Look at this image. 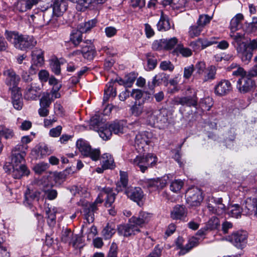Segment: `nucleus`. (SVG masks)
<instances>
[{
  "label": "nucleus",
  "mask_w": 257,
  "mask_h": 257,
  "mask_svg": "<svg viewBox=\"0 0 257 257\" xmlns=\"http://www.w3.org/2000/svg\"><path fill=\"white\" fill-rule=\"evenodd\" d=\"M128 184L127 174L125 172L120 171V180L116 184V189L117 192L121 191L125 188L124 193L131 200L136 202L140 205V202L144 197V193L140 187L132 186L126 188Z\"/></svg>",
  "instance_id": "obj_1"
},
{
  "label": "nucleus",
  "mask_w": 257,
  "mask_h": 257,
  "mask_svg": "<svg viewBox=\"0 0 257 257\" xmlns=\"http://www.w3.org/2000/svg\"><path fill=\"white\" fill-rule=\"evenodd\" d=\"M229 36L233 40L232 44L235 45L237 55L243 62L247 64L252 57V53L247 50V43L244 42L245 33L230 32Z\"/></svg>",
  "instance_id": "obj_2"
},
{
  "label": "nucleus",
  "mask_w": 257,
  "mask_h": 257,
  "mask_svg": "<svg viewBox=\"0 0 257 257\" xmlns=\"http://www.w3.org/2000/svg\"><path fill=\"white\" fill-rule=\"evenodd\" d=\"M103 197L104 192L102 189L93 203H88L87 201H85V200H80L78 202L79 205H81L83 207L84 215L88 223H92L94 221V212L97 210L96 205L101 203L103 202Z\"/></svg>",
  "instance_id": "obj_3"
},
{
  "label": "nucleus",
  "mask_w": 257,
  "mask_h": 257,
  "mask_svg": "<svg viewBox=\"0 0 257 257\" xmlns=\"http://www.w3.org/2000/svg\"><path fill=\"white\" fill-rule=\"evenodd\" d=\"M6 38L17 48L26 50L31 46V39L27 35H23L16 32H6Z\"/></svg>",
  "instance_id": "obj_4"
},
{
  "label": "nucleus",
  "mask_w": 257,
  "mask_h": 257,
  "mask_svg": "<svg viewBox=\"0 0 257 257\" xmlns=\"http://www.w3.org/2000/svg\"><path fill=\"white\" fill-rule=\"evenodd\" d=\"M157 158L152 154H148L145 157L137 156L130 162L134 166L138 167L141 171L144 173L149 167L154 166L157 163Z\"/></svg>",
  "instance_id": "obj_5"
},
{
  "label": "nucleus",
  "mask_w": 257,
  "mask_h": 257,
  "mask_svg": "<svg viewBox=\"0 0 257 257\" xmlns=\"http://www.w3.org/2000/svg\"><path fill=\"white\" fill-rule=\"evenodd\" d=\"M76 147L81 154L90 157L93 161H97L100 158V151L98 149H92L89 143L82 139L76 142Z\"/></svg>",
  "instance_id": "obj_6"
},
{
  "label": "nucleus",
  "mask_w": 257,
  "mask_h": 257,
  "mask_svg": "<svg viewBox=\"0 0 257 257\" xmlns=\"http://www.w3.org/2000/svg\"><path fill=\"white\" fill-rule=\"evenodd\" d=\"M247 237L246 231L240 230L233 232L228 237V240L237 248L242 249L246 245Z\"/></svg>",
  "instance_id": "obj_7"
},
{
  "label": "nucleus",
  "mask_w": 257,
  "mask_h": 257,
  "mask_svg": "<svg viewBox=\"0 0 257 257\" xmlns=\"http://www.w3.org/2000/svg\"><path fill=\"white\" fill-rule=\"evenodd\" d=\"M252 77L249 76L247 72V76H243L238 79L236 87L239 92L245 94L251 90L254 84V81L251 79Z\"/></svg>",
  "instance_id": "obj_8"
},
{
  "label": "nucleus",
  "mask_w": 257,
  "mask_h": 257,
  "mask_svg": "<svg viewBox=\"0 0 257 257\" xmlns=\"http://www.w3.org/2000/svg\"><path fill=\"white\" fill-rule=\"evenodd\" d=\"M186 201L192 206H199L203 200L201 190L198 188L189 189L186 192Z\"/></svg>",
  "instance_id": "obj_9"
},
{
  "label": "nucleus",
  "mask_w": 257,
  "mask_h": 257,
  "mask_svg": "<svg viewBox=\"0 0 257 257\" xmlns=\"http://www.w3.org/2000/svg\"><path fill=\"white\" fill-rule=\"evenodd\" d=\"M6 172L10 174L15 179H20L23 176H28L30 171L25 165H15L6 166L4 167Z\"/></svg>",
  "instance_id": "obj_10"
},
{
  "label": "nucleus",
  "mask_w": 257,
  "mask_h": 257,
  "mask_svg": "<svg viewBox=\"0 0 257 257\" xmlns=\"http://www.w3.org/2000/svg\"><path fill=\"white\" fill-rule=\"evenodd\" d=\"M4 75L6 76V83L10 86L12 93L18 90L17 86L20 81V77L12 69H6L4 70Z\"/></svg>",
  "instance_id": "obj_11"
},
{
  "label": "nucleus",
  "mask_w": 257,
  "mask_h": 257,
  "mask_svg": "<svg viewBox=\"0 0 257 257\" xmlns=\"http://www.w3.org/2000/svg\"><path fill=\"white\" fill-rule=\"evenodd\" d=\"M26 147L16 146L12 151L11 162L9 165H24Z\"/></svg>",
  "instance_id": "obj_12"
},
{
  "label": "nucleus",
  "mask_w": 257,
  "mask_h": 257,
  "mask_svg": "<svg viewBox=\"0 0 257 257\" xmlns=\"http://www.w3.org/2000/svg\"><path fill=\"white\" fill-rule=\"evenodd\" d=\"M140 231V229L134 223L131 222L129 220L128 223L124 224H120L117 227V232L119 235L124 237H129L136 235Z\"/></svg>",
  "instance_id": "obj_13"
},
{
  "label": "nucleus",
  "mask_w": 257,
  "mask_h": 257,
  "mask_svg": "<svg viewBox=\"0 0 257 257\" xmlns=\"http://www.w3.org/2000/svg\"><path fill=\"white\" fill-rule=\"evenodd\" d=\"M153 135L149 132H142L138 133L135 138V146L138 149L144 150V148L151 142Z\"/></svg>",
  "instance_id": "obj_14"
},
{
  "label": "nucleus",
  "mask_w": 257,
  "mask_h": 257,
  "mask_svg": "<svg viewBox=\"0 0 257 257\" xmlns=\"http://www.w3.org/2000/svg\"><path fill=\"white\" fill-rule=\"evenodd\" d=\"M81 47L82 48V55L84 58L91 60L94 58L96 51L91 40H87L83 42Z\"/></svg>",
  "instance_id": "obj_15"
},
{
  "label": "nucleus",
  "mask_w": 257,
  "mask_h": 257,
  "mask_svg": "<svg viewBox=\"0 0 257 257\" xmlns=\"http://www.w3.org/2000/svg\"><path fill=\"white\" fill-rule=\"evenodd\" d=\"M232 90V85L228 80H221L215 87V93L219 96H223L229 93Z\"/></svg>",
  "instance_id": "obj_16"
},
{
  "label": "nucleus",
  "mask_w": 257,
  "mask_h": 257,
  "mask_svg": "<svg viewBox=\"0 0 257 257\" xmlns=\"http://www.w3.org/2000/svg\"><path fill=\"white\" fill-rule=\"evenodd\" d=\"M214 204L216 206H218V208H215L211 203H208L207 205V208L209 211L213 214H215L218 215H220L223 214L225 211V206L222 203V199L221 198H213Z\"/></svg>",
  "instance_id": "obj_17"
},
{
  "label": "nucleus",
  "mask_w": 257,
  "mask_h": 257,
  "mask_svg": "<svg viewBox=\"0 0 257 257\" xmlns=\"http://www.w3.org/2000/svg\"><path fill=\"white\" fill-rule=\"evenodd\" d=\"M146 118L148 123L153 126L156 123H158V115L159 110H155L151 106H146L145 108Z\"/></svg>",
  "instance_id": "obj_18"
},
{
  "label": "nucleus",
  "mask_w": 257,
  "mask_h": 257,
  "mask_svg": "<svg viewBox=\"0 0 257 257\" xmlns=\"http://www.w3.org/2000/svg\"><path fill=\"white\" fill-rule=\"evenodd\" d=\"M241 210L245 215L250 214L252 212L257 214V204L256 200H255L254 198L251 199L248 198L245 200L244 204H243Z\"/></svg>",
  "instance_id": "obj_19"
},
{
  "label": "nucleus",
  "mask_w": 257,
  "mask_h": 257,
  "mask_svg": "<svg viewBox=\"0 0 257 257\" xmlns=\"http://www.w3.org/2000/svg\"><path fill=\"white\" fill-rule=\"evenodd\" d=\"M67 9L66 0H55L53 7V14L57 16H61Z\"/></svg>",
  "instance_id": "obj_20"
},
{
  "label": "nucleus",
  "mask_w": 257,
  "mask_h": 257,
  "mask_svg": "<svg viewBox=\"0 0 257 257\" xmlns=\"http://www.w3.org/2000/svg\"><path fill=\"white\" fill-rule=\"evenodd\" d=\"M151 217V215L145 212H141L138 216H133L130 219L131 222L134 223L135 225L139 226H142L143 224L148 223Z\"/></svg>",
  "instance_id": "obj_21"
},
{
  "label": "nucleus",
  "mask_w": 257,
  "mask_h": 257,
  "mask_svg": "<svg viewBox=\"0 0 257 257\" xmlns=\"http://www.w3.org/2000/svg\"><path fill=\"white\" fill-rule=\"evenodd\" d=\"M175 103L177 105L181 104L188 106H196L197 104V98L195 95L176 97L175 99Z\"/></svg>",
  "instance_id": "obj_22"
},
{
  "label": "nucleus",
  "mask_w": 257,
  "mask_h": 257,
  "mask_svg": "<svg viewBox=\"0 0 257 257\" xmlns=\"http://www.w3.org/2000/svg\"><path fill=\"white\" fill-rule=\"evenodd\" d=\"M169 78V75L165 73H160L156 75L153 77L151 84H149V88L153 90L156 85H159L162 83H164L165 85H167Z\"/></svg>",
  "instance_id": "obj_23"
},
{
  "label": "nucleus",
  "mask_w": 257,
  "mask_h": 257,
  "mask_svg": "<svg viewBox=\"0 0 257 257\" xmlns=\"http://www.w3.org/2000/svg\"><path fill=\"white\" fill-rule=\"evenodd\" d=\"M187 209L183 205H176L171 213V218L173 219H181L187 215Z\"/></svg>",
  "instance_id": "obj_24"
},
{
  "label": "nucleus",
  "mask_w": 257,
  "mask_h": 257,
  "mask_svg": "<svg viewBox=\"0 0 257 257\" xmlns=\"http://www.w3.org/2000/svg\"><path fill=\"white\" fill-rule=\"evenodd\" d=\"M163 5L170 6L173 9L182 11L185 7L186 0H163Z\"/></svg>",
  "instance_id": "obj_25"
},
{
  "label": "nucleus",
  "mask_w": 257,
  "mask_h": 257,
  "mask_svg": "<svg viewBox=\"0 0 257 257\" xmlns=\"http://www.w3.org/2000/svg\"><path fill=\"white\" fill-rule=\"evenodd\" d=\"M44 63V52L41 49H35L33 50V65L41 67Z\"/></svg>",
  "instance_id": "obj_26"
},
{
  "label": "nucleus",
  "mask_w": 257,
  "mask_h": 257,
  "mask_svg": "<svg viewBox=\"0 0 257 257\" xmlns=\"http://www.w3.org/2000/svg\"><path fill=\"white\" fill-rule=\"evenodd\" d=\"M243 19L241 14H237L230 21L229 28L230 32H235L239 29L241 23Z\"/></svg>",
  "instance_id": "obj_27"
},
{
  "label": "nucleus",
  "mask_w": 257,
  "mask_h": 257,
  "mask_svg": "<svg viewBox=\"0 0 257 257\" xmlns=\"http://www.w3.org/2000/svg\"><path fill=\"white\" fill-rule=\"evenodd\" d=\"M171 25L168 17L164 15L163 12H161V18L157 24V28L159 31H166L169 30Z\"/></svg>",
  "instance_id": "obj_28"
},
{
  "label": "nucleus",
  "mask_w": 257,
  "mask_h": 257,
  "mask_svg": "<svg viewBox=\"0 0 257 257\" xmlns=\"http://www.w3.org/2000/svg\"><path fill=\"white\" fill-rule=\"evenodd\" d=\"M104 192V197L106 198L105 201V206L110 207L114 202L115 198V194L113 192L112 189L110 188H103Z\"/></svg>",
  "instance_id": "obj_29"
},
{
  "label": "nucleus",
  "mask_w": 257,
  "mask_h": 257,
  "mask_svg": "<svg viewBox=\"0 0 257 257\" xmlns=\"http://www.w3.org/2000/svg\"><path fill=\"white\" fill-rule=\"evenodd\" d=\"M102 167L104 169H112L114 166V160L111 155L108 153L103 154L101 157Z\"/></svg>",
  "instance_id": "obj_30"
},
{
  "label": "nucleus",
  "mask_w": 257,
  "mask_h": 257,
  "mask_svg": "<svg viewBox=\"0 0 257 257\" xmlns=\"http://www.w3.org/2000/svg\"><path fill=\"white\" fill-rule=\"evenodd\" d=\"M110 129V124H104L100 127L97 131L99 136L104 140H107L110 139L112 135V131Z\"/></svg>",
  "instance_id": "obj_31"
},
{
  "label": "nucleus",
  "mask_w": 257,
  "mask_h": 257,
  "mask_svg": "<svg viewBox=\"0 0 257 257\" xmlns=\"http://www.w3.org/2000/svg\"><path fill=\"white\" fill-rule=\"evenodd\" d=\"M125 122L122 120L115 121L110 124V129L112 133L120 135L124 133Z\"/></svg>",
  "instance_id": "obj_32"
},
{
  "label": "nucleus",
  "mask_w": 257,
  "mask_h": 257,
  "mask_svg": "<svg viewBox=\"0 0 257 257\" xmlns=\"http://www.w3.org/2000/svg\"><path fill=\"white\" fill-rule=\"evenodd\" d=\"M216 69L215 66H210L206 68L204 73L201 76L202 77L203 81H208L215 78Z\"/></svg>",
  "instance_id": "obj_33"
},
{
  "label": "nucleus",
  "mask_w": 257,
  "mask_h": 257,
  "mask_svg": "<svg viewBox=\"0 0 257 257\" xmlns=\"http://www.w3.org/2000/svg\"><path fill=\"white\" fill-rule=\"evenodd\" d=\"M71 173V169L70 168L66 169L61 172H54L53 176L54 180L57 183H61L64 182L67 176Z\"/></svg>",
  "instance_id": "obj_34"
},
{
  "label": "nucleus",
  "mask_w": 257,
  "mask_h": 257,
  "mask_svg": "<svg viewBox=\"0 0 257 257\" xmlns=\"http://www.w3.org/2000/svg\"><path fill=\"white\" fill-rule=\"evenodd\" d=\"M173 53L176 55L181 54L184 57H189L192 55L191 50L188 48L184 47L181 44L177 45V46L173 50Z\"/></svg>",
  "instance_id": "obj_35"
},
{
  "label": "nucleus",
  "mask_w": 257,
  "mask_h": 257,
  "mask_svg": "<svg viewBox=\"0 0 257 257\" xmlns=\"http://www.w3.org/2000/svg\"><path fill=\"white\" fill-rule=\"evenodd\" d=\"M46 213L47 215V222L50 226H53L56 223V213L55 208H47L46 209Z\"/></svg>",
  "instance_id": "obj_36"
},
{
  "label": "nucleus",
  "mask_w": 257,
  "mask_h": 257,
  "mask_svg": "<svg viewBox=\"0 0 257 257\" xmlns=\"http://www.w3.org/2000/svg\"><path fill=\"white\" fill-rule=\"evenodd\" d=\"M74 233L70 229L66 228H64L61 233V241L64 243H70Z\"/></svg>",
  "instance_id": "obj_37"
},
{
  "label": "nucleus",
  "mask_w": 257,
  "mask_h": 257,
  "mask_svg": "<svg viewBox=\"0 0 257 257\" xmlns=\"http://www.w3.org/2000/svg\"><path fill=\"white\" fill-rule=\"evenodd\" d=\"M104 124L100 121V116L98 115L93 116L90 120V128L97 131Z\"/></svg>",
  "instance_id": "obj_38"
},
{
  "label": "nucleus",
  "mask_w": 257,
  "mask_h": 257,
  "mask_svg": "<svg viewBox=\"0 0 257 257\" xmlns=\"http://www.w3.org/2000/svg\"><path fill=\"white\" fill-rule=\"evenodd\" d=\"M17 92L15 93H12L13 103L15 108L17 110H20L22 108L23 103L21 97V94L19 93V90L16 91Z\"/></svg>",
  "instance_id": "obj_39"
},
{
  "label": "nucleus",
  "mask_w": 257,
  "mask_h": 257,
  "mask_svg": "<svg viewBox=\"0 0 257 257\" xmlns=\"http://www.w3.org/2000/svg\"><path fill=\"white\" fill-rule=\"evenodd\" d=\"M36 153L40 154L41 157L49 155L51 154V151L48 148V146L44 144H40L36 147Z\"/></svg>",
  "instance_id": "obj_40"
},
{
  "label": "nucleus",
  "mask_w": 257,
  "mask_h": 257,
  "mask_svg": "<svg viewBox=\"0 0 257 257\" xmlns=\"http://www.w3.org/2000/svg\"><path fill=\"white\" fill-rule=\"evenodd\" d=\"M83 32L81 30L74 31L71 35L70 41L75 46H78L81 42H82V33Z\"/></svg>",
  "instance_id": "obj_41"
},
{
  "label": "nucleus",
  "mask_w": 257,
  "mask_h": 257,
  "mask_svg": "<svg viewBox=\"0 0 257 257\" xmlns=\"http://www.w3.org/2000/svg\"><path fill=\"white\" fill-rule=\"evenodd\" d=\"M115 230L114 227L112 225L107 224L102 231V235L105 239L110 238L115 233Z\"/></svg>",
  "instance_id": "obj_42"
},
{
  "label": "nucleus",
  "mask_w": 257,
  "mask_h": 257,
  "mask_svg": "<svg viewBox=\"0 0 257 257\" xmlns=\"http://www.w3.org/2000/svg\"><path fill=\"white\" fill-rule=\"evenodd\" d=\"M203 29L199 26L197 24L190 26L189 28L188 35L191 38H194L195 37H198Z\"/></svg>",
  "instance_id": "obj_43"
},
{
  "label": "nucleus",
  "mask_w": 257,
  "mask_h": 257,
  "mask_svg": "<svg viewBox=\"0 0 257 257\" xmlns=\"http://www.w3.org/2000/svg\"><path fill=\"white\" fill-rule=\"evenodd\" d=\"M49 167L47 163L40 162L36 164L33 167V171L37 174L40 175L44 173Z\"/></svg>",
  "instance_id": "obj_44"
},
{
  "label": "nucleus",
  "mask_w": 257,
  "mask_h": 257,
  "mask_svg": "<svg viewBox=\"0 0 257 257\" xmlns=\"http://www.w3.org/2000/svg\"><path fill=\"white\" fill-rule=\"evenodd\" d=\"M69 245H72L75 248L82 247L83 246L82 238L78 234H74Z\"/></svg>",
  "instance_id": "obj_45"
},
{
  "label": "nucleus",
  "mask_w": 257,
  "mask_h": 257,
  "mask_svg": "<svg viewBox=\"0 0 257 257\" xmlns=\"http://www.w3.org/2000/svg\"><path fill=\"white\" fill-rule=\"evenodd\" d=\"M164 42L165 44V50H171L175 47L177 46L178 39L176 37H173L169 39H164Z\"/></svg>",
  "instance_id": "obj_46"
},
{
  "label": "nucleus",
  "mask_w": 257,
  "mask_h": 257,
  "mask_svg": "<svg viewBox=\"0 0 257 257\" xmlns=\"http://www.w3.org/2000/svg\"><path fill=\"white\" fill-rule=\"evenodd\" d=\"M228 213L233 217L238 218L241 215V211L238 204H234L228 207Z\"/></svg>",
  "instance_id": "obj_47"
},
{
  "label": "nucleus",
  "mask_w": 257,
  "mask_h": 257,
  "mask_svg": "<svg viewBox=\"0 0 257 257\" xmlns=\"http://www.w3.org/2000/svg\"><path fill=\"white\" fill-rule=\"evenodd\" d=\"M184 182L180 179L175 180L170 184V190L173 192H178L182 188Z\"/></svg>",
  "instance_id": "obj_48"
},
{
  "label": "nucleus",
  "mask_w": 257,
  "mask_h": 257,
  "mask_svg": "<svg viewBox=\"0 0 257 257\" xmlns=\"http://www.w3.org/2000/svg\"><path fill=\"white\" fill-rule=\"evenodd\" d=\"M50 65L52 71L56 75H59L60 74V63L57 58L51 59Z\"/></svg>",
  "instance_id": "obj_49"
},
{
  "label": "nucleus",
  "mask_w": 257,
  "mask_h": 257,
  "mask_svg": "<svg viewBox=\"0 0 257 257\" xmlns=\"http://www.w3.org/2000/svg\"><path fill=\"white\" fill-rule=\"evenodd\" d=\"M32 194L31 190L29 187L27 188L25 193V198L24 200V204L27 207L32 208Z\"/></svg>",
  "instance_id": "obj_50"
},
{
  "label": "nucleus",
  "mask_w": 257,
  "mask_h": 257,
  "mask_svg": "<svg viewBox=\"0 0 257 257\" xmlns=\"http://www.w3.org/2000/svg\"><path fill=\"white\" fill-rule=\"evenodd\" d=\"M200 105L202 109L209 110L213 105L212 99L209 97H206L201 100Z\"/></svg>",
  "instance_id": "obj_51"
},
{
  "label": "nucleus",
  "mask_w": 257,
  "mask_h": 257,
  "mask_svg": "<svg viewBox=\"0 0 257 257\" xmlns=\"http://www.w3.org/2000/svg\"><path fill=\"white\" fill-rule=\"evenodd\" d=\"M14 136L13 131L12 130L6 128L3 126H0V139L4 136L6 139H9L13 138Z\"/></svg>",
  "instance_id": "obj_52"
},
{
  "label": "nucleus",
  "mask_w": 257,
  "mask_h": 257,
  "mask_svg": "<svg viewBox=\"0 0 257 257\" xmlns=\"http://www.w3.org/2000/svg\"><path fill=\"white\" fill-rule=\"evenodd\" d=\"M145 107L144 108L141 104L135 103L132 106L131 110L133 114L135 116H139L144 111H145Z\"/></svg>",
  "instance_id": "obj_53"
},
{
  "label": "nucleus",
  "mask_w": 257,
  "mask_h": 257,
  "mask_svg": "<svg viewBox=\"0 0 257 257\" xmlns=\"http://www.w3.org/2000/svg\"><path fill=\"white\" fill-rule=\"evenodd\" d=\"M143 182L145 187L151 189L153 191L157 190V178L146 179Z\"/></svg>",
  "instance_id": "obj_54"
},
{
  "label": "nucleus",
  "mask_w": 257,
  "mask_h": 257,
  "mask_svg": "<svg viewBox=\"0 0 257 257\" xmlns=\"http://www.w3.org/2000/svg\"><path fill=\"white\" fill-rule=\"evenodd\" d=\"M211 19V18L207 15H200L197 22V24L203 29L204 26L210 22Z\"/></svg>",
  "instance_id": "obj_55"
},
{
  "label": "nucleus",
  "mask_w": 257,
  "mask_h": 257,
  "mask_svg": "<svg viewBox=\"0 0 257 257\" xmlns=\"http://www.w3.org/2000/svg\"><path fill=\"white\" fill-rule=\"evenodd\" d=\"M219 224V219L215 216H213L208 220L207 225L209 229L212 230L216 229Z\"/></svg>",
  "instance_id": "obj_56"
},
{
  "label": "nucleus",
  "mask_w": 257,
  "mask_h": 257,
  "mask_svg": "<svg viewBox=\"0 0 257 257\" xmlns=\"http://www.w3.org/2000/svg\"><path fill=\"white\" fill-rule=\"evenodd\" d=\"M196 73L199 76L203 75L206 69L205 63L202 61L198 62L194 67Z\"/></svg>",
  "instance_id": "obj_57"
},
{
  "label": "nucleus",
  "mask_w": 257,
  "mask_h": 257,
  "mask_svg": "<svg viewBox=\"0 0 257 257\" xmlns=\"http://www.w3.org/2000/svg\"><path fill=\"white\" fill-rule=\"evenodd\" d=\"M169 177L165 176L161 178H157V190L163 189L167 185Z\"/></svg>",
  "instance_id": "obj_58"
},
{
  "label": "nucleus",
  "mask_w": 257,
  "mask_h": 257,
  "mask_svg": "<svg viewBox=\"0 0 257 257\" xmlns=\"http://www.w3.org/2000/svg\"><path fill=\"white\" fill-rule=\"evenodd\" d=\"M194 70L195 68L193 65H190L185 67L184 69L183 77L185 79H189Z\"/></svg>",
  "instance_id": "obj_59"
},
{
  "label": "nucleus",
  "mask_w": 257,
  "mask_h": 257,
  "mask_svg": "<svg viewBox=\"0 0 257 257\" xmlns=\"http://www.w3.org/2000/svg\"><path fill=\"white\" fill-rule=\"evenodd\" d=\"M35 183L43 188H48L51 186L49 182V177L46 176H43L40 179L35 180Z\"/></svg>",
  "instance_id": "obj_60"
},
{
  "label": "nucleus",
  "mask_w": 257,
  "mask_h": 257,
  "mask_svg": "<svg viewBox=\"0 0 257 257\" xmlns=\"http://www.w3.org/2000/svg\"><path fill=\"white\" fill-rule=\"evenodd\" d=\"M160 68L164 71L168 70L172 71L174 69V66L169 61H164L161 62Z\"/></svg>",
  "instance_id": "obj_61"
},
{
  "label": "nucleus",
  "mask_w": 257,
  "mask_h": 257,
  "mask_svg": "<svg viewBox=\"0 0 257 257\" xmlns=\"http://www.w3.org/2000/svg\"><path fill=\"white\" fill-rule=\"evenodd\" d=\"M52 100L50 98V94H47L46 95L43 96L40 100V105L41 107H49Z\"/></svg>",
  "instance_id": "obj_62"
},
{
  "label": "nucleus",
  "mask_w": 257,
  "mask_h": 257,
  "mask_svg": "<svg viewBox=\"0 0 257 257\" xmlns=\"http://www.w3.org/2000/svg\"><path fill=\"white\" fill-rule=\"evenodd\" d=\"M96 23V21L94 19L84 23L83 28H81V30L83 32H87L94 27Z\"/></svg>",
  "instance_id": "obj_63"
},
{
  "label": "nucleus",
  "mask_w": 257,
  "mask_h": 257,
  "mask_svg": "<svg viewBox=\"0 0 257 257\" xmlns=\"http://www.w3.org/2000/svg\"><path fill=\"white\" fill-rule=\"evenodd\" d=\"M152 48L157 51L165 50L164 39L155 41L152 44Z\"/></svg>",
  "instance_id": "obj_64"
}]
</instances>
